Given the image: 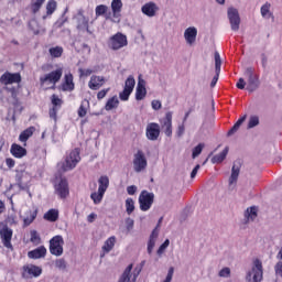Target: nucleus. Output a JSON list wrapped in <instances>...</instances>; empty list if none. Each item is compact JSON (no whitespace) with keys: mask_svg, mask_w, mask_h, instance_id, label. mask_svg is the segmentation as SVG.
I'll return each mask as SVG.
<instances>
[{"mask_svg":"<svg viewBox=\"0 0 282 282\" xmlns=\"http://www.w3.org/2000/svg\"><path fill=\"white\" fill-rule=\"evenodd\" d=\"M87 109H89V101L88 100L82 101V105L78 109L79 118H85V116H87Z\"/></svg>","mask_w":282,"mask_h":282,"instance_id":"nucleus-39","label":"nucleus"},{"mask_svg":"<svg viewBox=\"0 0 282 282\" xmlns=\"http://www.w3.org/2000/svg\"><path fill=\"white\" fill-rule=\"evenodd\" d=\"M43 3H45V0H32L31 10L33 14H36L41 10Z\"/></svg>","mask_w":282,"mask_h":282,"instance_id":"nucleus-44","label":"nucleus"},{"mask_svg":"<svg viewBox=\"0 0 282 282\" xmlns=\"http://www.w3.org/2000/svg\"><path fill=\"white\" fill-rule=\"evenodd\" d=\"M246 118H248L247 115H245L243 117H241L240 119H238V121L232 126V128L228 131L227 135H235V133H237L239 131V128L241 127V124H243V122H246Z\"/></svg>","mask_w":282,"mask_h":282,"instance_id":"nucleus-33","label":"nucleus"},{"mask_svg":"<svg viewBox=\"0 0 282 282\" xmlns=\"http://www.w3.org/2000/svg\"><path fill=\"white\" fill-rule=\"evenodd\" d=\"M135 210V202L133 198L126 199V213L127 215H131Z\"/></svg>","mask_w":282,"mask_h":282,"instance_id":"nucleus-40","label":"nucleus"},{"mask_svg":"<svg viewBox=\"0 0 282 282\" xmlns=\"http://www.w3.org/2000/svg\"><path fill=\"white\" fill-rule=\"evenodd\" d=\"M34 219H36V210L30 212V216L23 219L24 226H30Z\"/></svg>","mask_w":282,"mask_h":282,"instance_id":"nucleus-53","label":"nucleus"},{"mask_svg":"<svg viewBox=\"0 0 282 282\" xmlns=\"http://www.w3.org/2000/svg\"><path fill=\"white\" fill-rule=\"evenodd\" d=\"M145 135L148 140L155 142L160 138V124L155 122L148 123L145 129Z\"/></svg>","mask_w":282,"mask_h":282,"instance_id":"nucleus-16","label":"nucleus"},{"mask_svg":"<svg viewBox=\"0 0 282 282\" xmlns=\"http://www.w3.org/2000/svg\"><path fill=\"white\" fill-rule=\"evenodd\" d=\"M227 19L232 32H239L241 28V15H239V10L235 7H229L227 9Z\"/></svg>","mask_w":282,"mask_h":282,"instance_id":"nucleus-6","label":"nucleus"},{"mask_svg":"<svg viewBox=\"0 0 282 282\" xmlns=\"http://www.w3.org/2000/svg\"><path fill=\"white\" fill-rule=\"evenodd\" d=\"M118 105H120V100L118 99V96H113L112 98L108 99L105 109L106 111H111V109H118Z\"/></svg>","mask_w":282,"mask_h":282,"instance_id":"nucleus-31","label":"nucleus"},{"mask_svg":"<svg viewBox=\"0 0 282 282\" xmlns=\"http://www.w3.org/2000/svg\"><path fill=\"white\" fill-rule=\"evenodd\" d=\"M241 173V162L236 161L231 167V174L228 180V191H235L237 188V182L239 181V174Z\"/></svg>","mask_w":282,"mask_h":282,"instance_id":"nucleus-11","label":"nucleus"},{"mask_svg":"<svg viewBox=\"0 0 282 282\" xmlns=\"http://www.w3.org/2000/svg\"><path fill=\"white\" fill-rule=\"evenodd\" d=\"M133 270V264H129L122 274L120 275L118 282H135L138 281V276H140V272H142V269H134Z\"/></svg>","mask_w":282,"mask_h":282,"instance_id":"nucleus-9","label":"nucleus"},{"mask_svg":"<svg viewBox=\"0 0 282 282\" xmlns=\"http://www.w3.org/2000/svg\"><path fill=\"white\" fill-rule=\"evenodd\" d=\"M58 3L55 0H50L46 3V17H52L53 12H56Z\"/></svg>","mask_w":282,"mask_h":282,"instance_id":"nucleus-38","label":"nucleus"},{"mask_svg":"<svg viewBox=\"0 0 282 282\" xmlns=\"http://www.w3.org/2000/svg\"><path fill=\"white\" fill-rule=\"evenodd\" d=\"M133 87H135V78H133V76H129L124 83V89L133 91Z\"/></svg>","mask_w":282,"mask_h":282,"instance_id":"nucleus-47","label":"nucleus"},{"mask_svg":"<svg viewBox=\"0 0 282 282\" xmlns=\"http://www.w3.org/2000/svg\"><path fill=\"white\" fill-rule=\"evenodd\" d=\"M147 83L144 79H139L137 85V91H135V99L137 100H144L147 98Z\"/></svg>","mask_w":282,"mask_h":282,"instance_id":"nucleus-22","label":"nucleus"},{"mask_svg":"<svg viewBox=\"0 0 282 282\" xmlns=\"http://www.w3.org/2000/svg\"><path fill=\"white\" fill-rule=\"evenodd\" d=\"M43 274V269L34 264H26L22 268L23 279H36Z\"/></svg>","mask_w":282,"mask_h":282,"instance_id":"nucleus-13","label":"nucleus"},{"mask_svg":"<svg viewBox=\"0 0 282 282\" xmlns=\"http://www.w3.org/2000/svg\"><path fill=\"white\" fill-rule=\"evenodd\" d=\"M116 246V237L111 236L110 238H108L104 246H102V250L104 252H111L113 250V247Z\"/></svg>","mask_w":282,"mask_h":282,"instance_id":"nucleus-35","label":"nucleus"},{"mask_svg":"<svg viewBox=\"0 0 282 282\" xmlns=\"http://www.w3.org/2000/svg\"><path fill=\"white\" fill-rule=\"evenodd\" d=\"M141 12L145 14V17L152 19L158 14V12H160V7H158L155 2H148L142 6Z\"/></svg>","mask_w":282,"mask_h":282,"instance_id":"nucleus-20","label":"nucleus"},{"mask_svg":"<svg viewBox=\"0 0 282 282\" xmlns=\"http://www.w3.org/2000/svg\"><path fill=\"white\" fill-rule=\"evenodd\" d=\"M214 58H215V72H216V74H220L221 73V56L219 55V52H215Z\"/></svg>","mask_w":282,"mask_h":282,"instance_id":"nucleus-42","label":"nucleus"},{"mask_svg":"<svg viewBox=\"0 0 282 282\" xmlns=\"http://www.w3.org/2000/svg\"><path fill=\"white\" fill-rule=\"evenodd\" d=\"M226 155H228V148H225L223 150V152L213 156L212 158V163L213 164H221V162H224V160H226Z\"/></svg>","mask_w":282,"mask_h":282,"instance_id":"nucleus-36","label":"nucleus"},{"mask_svg":"<svg viewBox=\"0 0 282 282\" xmlns=\"http://www.w3.org/2000/svg\"><path fill=\"white\" fill-rule=\"evenodd\" d=\"M161 129L167 138L173 135V112L165 113V117L161 120Z\"/></svg>","mask_w":282,"mask_h":282,"instance_id":"nucleus-14","label":"nucleus"},{"mask_svg":"<svg viewBox=\"0 0 282 282\" xmlns=\"http://www.w3.org/2000/svg\"><path fill=\"white\" fill-rule=\"evenodd\" d=\"M36 131V128L30 127L25 129L23 132L20 133L19 140L20 142H28L32 135H34V132Z\"/></svg>","mask_w":282,"mask_h":282,"instance_id":"nucleus-28","label":"nucleus"},{"mask_svg":"<svg viewBox=\"0 0 282 282\" xmlns=\"http://www.w3.org/2000/svg\"><path fill=\"white\" fill-rule=\"evenodd\" d=\"M79 74L80 76H91V74H94V70L91 68H87V69L79 68Z\"/></svg>","mask_w":282,"mask_h":282,"instance_id":"nucleus-61","label":"nucleus"},{"mask_svg":"<svg viewBox=\"0 0 282 282\" xmlns=\"http://www.w3.org/2000/svg\"><path fill=\"white\" fill-rule=\"evenodd\" d=\"M156 241H158V230L154 229L148 242V254H153V248H155Z\"/></svg>","mask_w":282,"mask_h":282,"instance_id":"nucleus-30","label":"nucleus"},{"mask_svg":"<svg viewBox=\"0 0 282 282\" xmlns=\"http://www.w3.org/2000/svg\"><path fill=\"white\" fill-rule=\"evenodd\" d=\"M45 254H47V249L43 246L28 252L29 259H43Z\"/></svg>","mask_w":282,"mask_h":282,"instance_id":"nucleus-26","label":"nucleus"},{"mask_svg":"<svg viewBox=\"0 0 282 282\" xmlns=\"http://www.w3.org/2000/svg\"><path fill=\"white\" fill-rule=\"evenodd\" d=\"M58 111V108L56 107H53L51 110H50V118H52L54 120V122H56L57 118H56V113Z\"/></svg>","mask_w":282,"mask_h":282,"instance_id":"nucleus-64","label":"nucleus"},{"mask_svg":"<svg viewBox=\"0 0 282 282\" xmlns=\"http://www.w3.org/2000/svg\"><path fill=\"white\" fill-rule=\"evenodd\" d=\"M111 10H112L111 21L112 23H118L120 21V13L122 12V0H112Z\"/></svg>","mask_w":282,"mask_h":282,"instance_id":"nucleus-18","label":"nucleus"},{"mask_svg":"<svg viewBox=\"0 0 282 282\" xmlns=\"http://www.w3.org/2000/svg\"><path fill=\"white\" fill-rule=\"evenodd\" d=\"M11 153L14 158H25V155H28V150H25V148L17 144V143H13L11 145Z\"/></svg>","mask_w":282,"mask_h":282,"instance_id":"nucleus-27","label":"nucleus"},{"mask_svg":"<svg viewBox=\"0 0 282 282\" xmlns=\"http://www.w3.org/2000/svg\"><path fill=\"white\" fill-rule=\"evenodd\" d=\"M107 94H109V88L102 89L97 94V98L98 100H102V98H105V96H107Z\"/></svg>","mask_w":282,"mask_h":282,"instance_id":"nucleus-63","label":"nucleus"},{"mask_svg":"<svg viewBox=\"0 0 282 282\" xmlns=\"http://www.w3.org/2000/svg\"><path fill=\"white\" fill-rule=\"evenodd\" d=\"M0 83L2 85H6L4 89L8 91V94L11 95V98L13 100H17V96H19V86H8V85H19L21 83V74L19 73H10L6 72L1 77H0Z\"/></svg>","mask_w":282,"mask_h":282,"instance_id":"nucleus-1","label":"nucleus"},{"mask_svg":"<svg viewBox=\"0 0 282 282\" xmlns=\"http://www.w3.org/2000/svg\"><path fill=\"white\" fill-rule=\"evenodd\" d=\"M50 54L53 56V58H61L63 56V47L55 46L50 48Z\"/></svg>","mask_w":282,"mask_h":282,"instance_id":"nucleus-45","label":"nucleus"},{"mask_svg":"<svg viewBox=\"0 0 282 282\" xmlns=\"http://www.w3.org/2000/svg\"><path fill=\"white\" fill-rule=\"evenodd\" d=\"M110 50L118 52V50H122V47H127L129 45V41L127 40V35L118 32L109 39L108 43Z\"/></svg>","mask_w":282,"mask_h":282,"instance_id":"nucleus-8","label":"nucleus"},{"mask_svg":"<svg viewBox=\"0 0 282 282\" xmlns=\"http://www.w3.org/2000/svg\"><path fill=\"white\" fill-rule=\"evenodd\" d=\"M246 118H248L247 115H245L243 117H241L240 119H238V121L232 126V128L228 131L227 135H235V133H237L239 131V128L241 127V124H243V122H246Z\"/></svg>","mask_w":282,"mask_h":282,"instance_id":"nucleus-32","label":"nucleus"},{"mask_svg":"<svg viewBox=\"0 0 282 282\" xmlns=\"http://www.w3.org/2000/svg\"><path fill=\"white\" fill-rule=\"evenodd\" d=\"M63 246H65V240L63 236H55L50 240V252L54 257H61L63 254Z\"/></svg>","mask_w":282,"mask_h":282,"instance_id":"nucleus-10","label":"nucleus"},{"mask_svg":"<svg viewBox=\"0 0 282 282\" xmlns=\"http://www.w3.org/2000/svg\"><path fill=\"white\" fill-rule=\"evenodd\" d=\"M62 77L63 68H57L56 70H53L41 77L40 83L42 87H45V89H54V87H56V83H58Z\"/></svg>","mask_w":282,"mask_h":282,"instance_id":"nucleus-4","label":"nucleus"},{"mask_svg":"<svg viewBox=\"0 0 282 282\" xmlns=\"http://www.w3.org/2000/svg\"><path fill=\"white\" fill-rule=\"evenodd\" d=\"M274 270H275V274H278V276L282 278V262L281 261H279L275 264Z\"/></svg>","mask_w":282,"mask_h":282,"instance_id":"nucleus-62","label":"nucleus"},{"mask_svg":"<svg viewBox=\"0 0 282 282\" xmlns=\"http://www.w3.org/2000/svg\"><path fill=\"white\" fill-rule=\"evenodd\" d=\"M79 30H87L89 31V20L85 18L84 15H80L78 19V25Z\"/></svg>","mask_w":282,"mask_h":282,"instance_id":"nucleus-41","label":"nucleus"},{"mask_svg":"<svg viewBox=\"0 0 282 282\" xmlns=\"http://www.w3.org/2000/svg\"><path fill=\"white\" fill-rule=\"evenodd\" d=\"M0 237L2 239L4 248H9V250H12V229L3 227L0 230Z\"/></svg>","mask_w":282,"mask_h":282,"instance_id":"nucleus-19","label":"nucleus"},{"mask_svg":"<svg viewBox=\"0 0 282 282\" xmlns=\"http://www.w3.org/2000/svg\"><path fill=\"white\" fill-rule=\"evenodd\" d=\"M51 102L55 107V109H57V107H61L63 105V100L59 99L58 96H56V95H53L51 97Z\"/></svg>","mask_w":282,"mask_h":282,"instance_id":"nucleus-54","label":"nucleus"},{"mask_svg":"<svg viewBox=\"0 0 282 282\" xmlns=\"http://www.w3.org/2000/svg\"><path fill=\"white\" fill-rule=\"evenodd\" d=\"M254 127H259V116L257 115L249 117L247 129H254Z\"/></svg>","mask_w":282,"mask_h":282,"instance_id":"nucleus-43","label":"nucleus"},{"mask_svg":"<svg viewBox=\"0 0 282 282\" xmlns=\"http://www.w3.org/2000/svg\"><path fill=\"white\" fill-rule=\"evenodd\" d=\"M230 274H231V270L228 267L223 268L218 272V276H220V279H230Z\"/></svg>","mask_w":282,"mask_h":282,"instance_id":"nucleus-51","label":"nucleus"},{"mask_svg":"<svg viewBox=\"0 0 282 282\" xmlns=\"http://www.w3.org/2000/svg\"><path fill=\"white\" fill-rule=\"evenodd\" d=\"M247 282H261L263 281V264L259 259H254L251 269L246 274Z\"/></svg>","mask_w":282,"mask_h":282,"instance_id":"nucleus-3","label":"nucleus"},{"mask_svg":"<svg viewBox=\"0 0 282 282\" xmlns=\"http://www.w3.org/2000/svg\"><path fill=\"white\" fill-rule=\"evenodd\" d=\"M131 90L124 88L122 93L119 94L120 100H129V96H131Z\"/></svg>","mask_w":282,"mask_h":282,"instance_id":"nucleus-55","label":"nucleus"},{"mask_svg":"<svg viewBox=\"0 0 282 282\" xmlns=\"http://www.w3.org/2000/svg\"><path fill=\"white\" fill-rule=\"evenodd\" d=\"M80 162V152L78 149L70 151V153L65 158L64 162L58 163L59 171L66 173L67 171H74L75 166H78Z\"/></svg>","mask_w":282,"mask_h":282,"instance_id":"nucleus-2","label":"nucleus"},{"mask_svg":"<svg viewBox=\"0 0 282 282\" xmlns=\"http://www.w3.org/2000/svg\"><path fill=\"white\" fill-rule=\"evenodd\" d=\"M246 79H243V77H240L239 79H238V83L236 84V87L238 88V89H246Z\"/></svg>","mask_w":282,"mask_h":282,"instance_id":"nucleus-60","label":"nucleus"},{"mask_svg":"<svg viewBox=\"0 0 282 282\" xmlns=\"http://www.w3.org/2000/svg\"><path fill=\"white\" fill-rule=\"evenodd\" d=\"M44 219L46 221H58V209H50L44 214Z\"/></svg>","mask_w":282,"mask_h":282,"instance_id":"nucleus-34","label":"nucleus"},{"mask_svg":"<svg viewBox=\"0 0 282 282\" xmlns=\"http://www.w3.org/2000/svg\"><path fill=\"white\" fill-rule=\"evenodd\" d=\"M243 74H245V76L247 77V79L257 76V75L254 74V69H252V67H247V68L245 69V73H243Z\"/></svg>","mask_w":282,"mask_h":282,"instance_id":"nucleus-57","label":"nucleus"},{"mask_svg":"<svg viewBox=\"0 0 282 282\" xmlns=\"http://www.w3.org/2000/svg\"><path fill=\"white\" fill-rule=\"evenodd\" d=\"M260 85H261V82L259 80L258 75H254L253 77H249L247 79V90H249L250 94H252V91H257Z\"/></svg>","mask_w":282,"mask_h":282,"instance_id":"nucleus-25","label":"nucleus"},{"mask_svg":"<svg viewBox=\"0 0 282 282\" xmlns=\"http://www.w3.org/2000/svg\"><path fill=\"white\" fill-rule=\"evenodd\" d=\"M171 241L169 239H166L158 249L156 254H159V257H162V254H164V252L166 251V248H169Z\"/></svg>","mask_w":282,"mask_h":282,"instance_id":"nucleus-52","label":"nucleus"},{"mask_svg":"<svg viewBox=\"0 0 282 282\" xmlns=\"http://www.w3.org/2000/svg\"><path fill=\"white\" fill-rule=\"evenodd\" d=\"M109 10V7L105 4H99L95 9L96 17H102V14H106V12Z\"/></svg>","mask_w":282,"mask_h":282,"instance_id":"nucleus-48","label":"nucleus"},{"mask_svg":"<svg viewBox=\"0 0 282 282\" xmlns=\"http://www.w3.org/2000/svg\"><path fill=\"white\" fill-rule=\"evenodd\" d=\"M245 217L247 221H253L257 219V207H250L246 210Z\"/></svg>","mask_w":282,"mask_h":282,"instance_id":"nucleus-37","label":"nucleus"},{"mask_svg":"<svg viewBox=\"0 0 282 282\" xmlns=\"http://www.w3.org/2000/svg\"><path fill=\"white\" fill-rule=\"evenodd\" d=\"M64 91H74V76L72 74L65 75V83L63 84Z\"/></svg>","mask_w":282,"mask_h":282,"instance_id":"nucleus-29","label":"nucleus"},{"mask_svg":"<svg viewBox=\"0 0 282 282\" xmlns=\"http://www.w3.org/2000/svg\"><path fill=\"white\" fill-rule=\"evenodd\" d=\"M183 36L189 47L195 45L197 41V28L188 26L187 29H185Z\"/></svg>","mask_w":282,"mask_h":282,"instance_id":"nucleus-17","label":"nucleus"},{"mask_svg":"<svg viewBox=\"0 0 282 282\" xmlns=\"http://www.w3.org/2000/svg\"><path fill=\"white\" fill-rule=\"evenodd\" d=\"M55 193L61 197V199H65L67 195H69V185L67 184V180L59 178L55 182Z\"/></svg>","mask_w":282,"mask_h":282,"instance_id":"nucleus-15","label":"nucleus"},{"mask_svg":"<svg viewBox=\"0 0 282 282\" xmlns=\"http://www.w3.org/2000/svg\"><path fill=\"white\" fill-rule=\"evenodd\" d=\"M185 131H186V127L184 126V123L178 124L177 130H176L177 138H182V135H184Z\"/></svg>","mask_w":282,"mask_h":282,"instance_id":"nucleus-58","label":"nucleus"},{"mask_svg":"<svg viewBox=\"0 0 282 282\" xmlns=\"http://www.w3.org/2000/svg\"><path fill=\"white\" fill-rule=\"evenodd\" d=\"M134 220L133 218H126V228L128 231L133 230Z\"/></svg>","mask_w":282,"mask_h":282,"instance_id":"nucleus-56","label":"nucleus"},{"mask_svg":"<svg viewBox=\"0 0 282 282\" xmlns=\"http://www.w3.org/2000/svg\"><path fill=\"white\" fill-rule=\"evenodd\" d=\"M105 83H107V79H105L104 76L93 75L88 82V87L93 89V91H98Z\"/></svg>","mask_w":282,"mask_h":282,"instance_id":"nucleus-21","label":"nucleus"},{"mask_svg":"<svg viewBox=\"0 0 282 282\" xmlns=\"http://www.w3.org/2000/svg\"><path fill=\"white\" fill-rule=\"evenodd\" d=\"M107 188H109V176L101 175L98 178V191L91 193L90 195V198L93 199L94 204H100V202H102L105 193H107Z\"/></svg>","mask_w":282,"mask_h":282,"instance_id":"nucleus-5","label":"nucleus"},{"mask_svg":"<svg viewBox=\"0 0 282 282\" xmlns=\"http://www.w3.org/2000/svg\"><path fill=\"white\" fill-rule=\"evenodd\" d=\"M272 4L270 2H265L261 8H260V14L262 19H271V21H274V13L271 11Z\"/></svg>","mask_w":282,"mask_h":282,"instance_id":"nucleus-24","label":"nucleus"},{"mask_svg":"<svg viewBox=\"0 0 282 282\" xmlns=\"http://www.w3.org/2000/svg\"><path fill=\"white\" fill-rule=\"evenodd\" d=\"M204 143H199L198 145H196L193 151H192V158L193 160H195V158H199V155H202V151H204Z\"/></svg>","mask_w":282,"mask_h":282,"instance_id":"nucleus-46","label":"nucleus"},{"mask_svg":"<svg viewBox=\"0 0 282 282\" xmlns=\"http://www.w3.org/2000/svg\"><path fill=\"white\" fill-rule=\"evenodd\" d=\"M151 105H152V109H154V111H159V109H162L161 100H152Z\"/></svg>","mask_w":282,"mask_h":282,"instance_id":"nucleus-59","label":"nucleus"},{"mask_svg":"<svg viewBox=\"0 0 282 282\" xmlns=\"http://www.w3.org/2000/svg\"><path fill=\"white\" fill-rule=\"evenodd\" d=\"M148 166L147 156L144 155V152L139 150L133 155V169L135 173H142V171H145Z\"/></svg>","mask_w":282,"mask_h":282,"instance_id":"nucleus-12","label":"nucleus"},{"mask_svg":"<svg viewBox=\"0 0 282 282\" xmlns=\"http://www.w3.org/2000/svg\"><path fill=\"white\" fill-rule=\"evenodd\" d=\"M55 268L63 271L67 270V261H65L63 258L55 260Z\"/></svg>","mask_w":282,"mask_h":282,"instance_id":"nucleus-49","label":"nucleus"},{"mask_svg":"<svg viewBox=\"0 0 282 282\" xmlns=\"http://www.w3.org/2000/svg\"><path fill=\"white\" fill-rule=\"evenodd\" d=\"M213 127H215V120L206 117L203 121L202 127L199 128V133L202 135H206V133H210Z\"/></svg>","mask_w":282,"mask_h":282,"instance_id":"nucleus-23","label":"nucleus"},{"mask_svg":"<svg viewBox=\"0 0 282 282\" xmlns=\"http://www.w3.org/2000/svg\"><path fill=\"white\" fill-rule=\"evenodd\" d=\"M30 241L31 243H34V246H39V243H41V236H39V232H36V230L31 231Z\"/></svg>","mask_w":282,"mask_h":282,"instance_id":"nucleus-50","label":"nucleus"},{"mask_svg":"<svg viewBox=\"0 0 282 282\" xmlns=\"http://www.w3.org/2000/svg\"><path fill=\"white\" fill-rule=\"evenodd\" d=\"M155 200V194L149 191H142L139 195V208L143 213L147 210H151V206H153V202Z\"/></svg>","mask_w":282,"mask_h":282,"instance_id":"nucleus-7","label":"nucleus"}]
</instances>
